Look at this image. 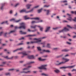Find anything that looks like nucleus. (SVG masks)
<instances>
[{
    "mask_svg": "<svg viewBox=\"0 0 76 76\" xmlns=\"http://www.w3.org/2000/svg\"><path fill=\"white\" fill-rule=\"evenodd\" d=\"M31 19H33V18H31ZM33 19L36 20V21H38V20L39 19V18H35Z\"/></svg>",
    "mask_w": 76,
    "mask_h": 76,
    "instance_id": "29",
    "label": "nucleus"
},
{
    "mask_svg": "<svg viewBox=\"0 0 76 76\" xmlns=\"http://www.w3.org/2000/svg\"><path fill=\"white\" fill-rule=\"evenodd\" d=\"M37 26L39 27V28L40 30L41 31H42L43 30V28H42V27H41V26Z\"/></svg>",
    "mask_w": 76,
    "mask_h": 76,
    "instance_id": "21",
    "label": "nucleus"
},
{
    "mask_svg": "<svg viewBox=\"0 0 76 76\" xmlns=\"http://www.w3.org/2000/svg\"><path fill=\"white\" fill-rule=\"evenodd\" d=\"M47 65H42L41 66L39 67V69H44V70H47V68H46V66Z\"/></svg>",
    "mask_w": 76,
    "mask_h": 76,
    "instance_id": "4",
    "label": "nucleus"
},
{
    "mask_svg": "<svg viewBox=\"0 0 76 76\" xmlns=\"http://www.w3.org/2000/svg\"><path fill=\"white\" fill-rule=\"evenodd\" d=\"M20 33L21 34H26V32H23L22 31H20Z\"/></svg>",
    "mask_w": 76,
    "mask_h": 76,
    "instance_id": "25",
    "label": "nucleus"
},
{
    "mask_svg": "<svg viewBox=\"0 0 76 76\" xmlns=\"http://www.w3.org/2000/svg\"><path fill=\"white\" fill-rule=\"evenodd\" d=\"M34 36H36V35L33 34V35H29L27 36V37H34Z\"/></svg>",
    "mask_w": 76,
    "mask_h": 76,
    "instance_id": "28",
    "label": "nucleus"
},
{
    "mask_svg": "<svg viewBox=\"0 0 76 76\" xmlns=\"http://www.w3.org/2000/svg\"><path fill=\"white\" fill-rule=\"evenodd\" d=\"M63 3H67V1H63Z\"/></svg>",
    "mask_w": 76,
    "mask_h": 76,
    "instance_id": "48",
    "label": "nucleus"
},
{
    "mask_svg": "<svg viewBox=\"0 0 76 76\" xmlns=\"http://www.w3.org/2000/svg\"><path fill=\"white\" fill-rule=\"evenodd\" d=\"M7 25L8 24L7 23V21H4L2 23H1V24H4V23H6Z\"/></svg>",
    "mask_w": 76,
    "mask_h": 76,
    "instance_id": "23",
    "label": "nucleus"
},
{
    "mask_svg": "<svg viewBox=\"0 0 76 76\" xmlns=\"http://www.w3.org/2000/svg\"><path fill=\"white\" fill-rule=\"evenodd\" d=\"M33 72L34 73H37V71H33Z\"/></svg>",
    "mask_w": 76,
    "mask_h": 76,
    "instance_id": "62",
    "label": "nucleus"
},
{
    "mask_svg": "<svg viewBox=\"0 0 76 76\" xmlns=\"http://www.w3.org/2000/svg\"><path fill=\"white\" fill-rule=\"evenodd\" d=\"M76 71L75 69H73V70H72V72H73V71Z\"/></svg>",
    "mask_w": 76,
    "mask_h": 76,
    "instance_id": "61",
    "label": "nucleus"
},
{
    "mask_svg": "<svg viewBox=\"0 0 76 76\" xmlns=\"http://www.w3.org/2000/svg\"><path fill=\"white\" fill-rule=\"evenodd\" d=\"M27 16H25L24 17V18L25 19H29V18H27Z\"/></svg>",
    "mask_w": 76,
    "mask_h": 76,
    "instance_id": "31",
    "label": "nucleus"
},
{
    "mask_svg": "<svg viewBox=\"0 0 76 76\" xmlns=\"http://www.w3.org/2000/svg\"><path fill=\"white\" fill-rule=\"evenodd\" d=\"M64 63V62H61L59 63V61H57L56 63V65H61V64H62Z\"/></svg>",
    "mask_w": 76,
    "mask_h": 76,
    "instance_id": "7",
    "label": "nucleus"
},
{
    "mask_svg": "<svg viewBox=\"0 0 76 76\" xmlns=\"http://www.w3.org/2000/svg\"><path fill=\"white\" fill-rule=\"evenodd\" d=\"M20 26L18 27L17 26L15 27V28L16 29H18L19 28V29H21V28H23V29H26V26H25V23H22L20 24Z\"/></svg>",
    "mask_w": 76,
    "mask_h": 76,
    "instance_id": "2",
    "label": "nucleus"
},
{
    "mask_svg": "<svg viewBox=\"0 0 76 76\" xmlns=\"http://www.w3.org/2000/svg\"><path fill=\"white\" fill-rule=\"evenodd\" d=\"M63 51H68L69 50L67 49H64V50H63Z\"/></svg>",
    "mask_w": 76,
    "mask_h": 76,
    "instance_id": "40",
    "label": "nucleus"
},
{
    "mask_svg": "<svg viewBox=\"0 0 76 76\" xmlns=\"http://www.w3.org/2000/svg\"><path fill=\"white\" fill-rule=\"evenodd\" d=\"M14 57L12 56V57L11 58H9L8 57V56H6L4 57L5 58H6V59H12V58H13Z\"/></svg>",
    "mask_w": 76,
    "mask_h": 76,
    "instance_id": "16",
    "label": "nucleus"
},
{
    "mask_svg": "<svg viewBox=\"0 0 76 76\" xmlns=\"http://www.w3.org/2000/svg\"><path fill=\"white\" fill-rule=\"evenodd\" d=\"M76 36H74L73 37L74 38H76Z\"/></svg>",
    "mask_w": 76,
    "mask_h": 76,
    "instance_id": "60",
    "label": "nucleus"
},
{
    "mask_svg": "<svg viewBox=\"0 0 76 76\" xmlns=\"http://www.w3.org/2000/svg\"><path fill=\"white\" fill-rule=\"evenodd\" d=\"M14 70V69H9V70H11V71H12V70Z\"/></svg>",
    "mask_w": 76,
    "mask_h": 76,
    "instance_id": "59",
    "label": "nucleus"
},
{
    "mask_svg": "<svg viewBox=\"0 0 76 76\" xmlns=\"http://www.w3.org/2000/svg\"><path fill=\"white\" fill-rule=\"evenodd\" d=\"M12 13V10H11L10 11V14H11V13Z\"/></svg>",
    "mask_w": 76,
    "mask_h": 76,
    "instance_id": "55",
    "label": "nucleus"
},
{
    "mask_svg": "<svg viewBox=\"0 0 76 76\" xmlns=\"http://www.w3.org/2000/svg\"><path fill=\"white\" fill-rule=\"evenodd\" d=\"M24 39V38H23V37H22V38H21L20 39H19V40H20V39Z\"/></svg>",
    "mask_w": 76,
    "mask_h": 76,
    "instance_id": "51",
    "label": "nucleus"
},
{
    "mask_svg": "<svg viewBox=\"0 0 76 76\" xmlns=\"http://www.w3.org/2000/svg\"><path fill=\"white\" fill-rule=\"evenodd\" d=\"M34 63V62H31L28 64H31V63Z\"/></svg>",
    "mask_w": 76,
    "mask_h": 76,
    "instance_id": "45",
    "label": "nucleus"
},
{
    "mask_svg": "<svg viewBox=\"0 0 76 76\" xmlns=\"http://www.w3.org/2000/svg\"><path fill=\"white\" fill-rule=\"evenodd\" d=\"M37 48L39 51H41V48H40V47H38Z\"/></svg>",
    "mask_w": 76,
    "mask_h": 76,
    "instance_id": "33",
    "label": "nucleus"
},
{
    "mask_svg": "<svg viewBox=\"0 0 76 76\" xmlns=\"http://www.w3.org/2000/svg\"><path fill=\"white\" fill-rule=\"evenodd\" d=\"M15 32V31H11L10 33H9V34H11V33H13V32Z\"/></svg>",
    "mask_w": 76,
    "mask_h": 76,
    "instance_id": "34",
    "label": "nucleus"
},
{
    "mask_svg": "<svg viewBox=\"0 0 76 76\" xmlns=\"http://www.w3.org/2000/svg\"><path fill=\"white\" fill-rule=\"evenodd\" d=\"M72 13H74V14H75L76 15V11H72L71 12Z\"/></svg>",
    "mask_w": 76,
    "mask_h": 76,
    "instance_id": "36",
    "label": "nucleus"
},
{
    "mask_svg": "<svg viewBox=\"0 0 76 76\" xmlns=\"http://www.w3.org/2000/svg\"><path fill=\"white\" fill-rule=\"evenodd\" d=\"M38 59H39V60H41L42 61H44L46 60V59H42L41 58H39Z\"/></svg>",
    "mask_w": 76,
    "mask_h": 76,
    "instance_id": "20",
    "label": "nucleus"
},
{
    "mask_svg": "<svg viewBox=\"0 0 76 76\" xmlns=\"http://www.w3.org/2000/svg\"><path fill=\"white\" fill-rule=\"evenodd\" d=\"M69 31V29H68L66 28V27H65L64 29L60 31H59L60 33V32H66L67 31Z\"/></svg>",
    "mask_w": 76,
    "mask_h": 76,
    "instance_id": "5",
    "label": "nucleus"
},
{
    "mask_svg": "<svg viewBox=\"0 0 76 76\" xmlns=\"http://www.w3.org/2000/svg\"><path fill=\"white\" fill-rule=\"evenodd\" d=\"M6 63V62H3V64H5Z\"/></svg>",
    "mask_w": 76,
    "mask_h": 76,
    "instance_id": "53",
    "label": "nucleus"
},
{
    "mask_svg": "<svg viewBox=\"0 0 76 76\" xmlns=\"http://www.w3.org/2000/svg\"><path fill=\"white\" fill-rule=\"evenodd\" d=\"M10 75V73H6L5 74V75H6V76H9Z\"/></svg>",
    "mask_w": 76,
    "mask_h": 76,
    "instance_id": "37",
    "label": "nucleus"
},
{
    "mask_svg": "<svg viewBox=\"0 0 76 76\" xmlns=\"http://www.w3.org/2000/svg\"><path fill=\"white\" fill-rule=\"evenodd\" d=\"M31 6V5H30L29 4H27L26 6L27 9H29Z\"/></svg>",
    "mask_w": 76,
    "mask_h": 76,
    "instance_id": "24",
    "label": "nucleus"
},
{
    "mask_svg": "<svg viewBox=\"0 0 76 76\" xmlns=\"http://www.w3.org/2000/svg\"><path fill=\"white\" fill-rule=\"evenodd\" d=\"M45 38V37H44L42 38H39L38 39L35 38L34 39V42H28L27 43V44H34V43H35V42H41V39H44V38Z\"/></svg>",
    "mask_w": 76,
    "mask_h": 76,
    "instance_id": "1",
    "label": "nucleus"
},
{
    "mask_svg": "<svg viewBox=\"0 0 76 76\" xmlns=\"http://www.w3.org/2000/svg\"><path fill=\"white\" fill-rule=\"evenodd\" d=\"M7 35V33H5L4 37H6V35Z\"/></svg>",
    "mask_w": 76,
    "mask_h": 76,
    "instance_id": "44",
    "label": "nucleus"
},
{
    "mask_svg": "<svg viewBox=\"0 0 76 76\" xmlns=\"http://www.w3.org/2000/svg\"><path fill=\"white\" fill-rule=\"evenodd\" d=\"M49 12H50V11L49 10H47V15H49Z\"/></svg>",
    "mask_w": 76,
    "mask_h": 76,
    "instance_id": "39",
    "label": "nucleus"
},
{
    "mask_svg": "<svg viewBox=\"0 0 76 76\" xmlns=\"http://www.w3.org/2000/svg\"><path fill=\"white\" fill-rule=\"evenodd\" d=\"M57 29V28H53V29L54 30H56V29Z\"/></svg>",
    "mask_w": 76,
    "mask_h": 76,
    "instance_id": "49",
    "label": "nucleus"
},
{
    "mask_svg": "<svg viewBox=\"0 0 76 76\" xmlns=\"http://www.w3.org/2000/svg\"><path fill=\"white\" fill-rule=\"evenodd\" d=\"M67 56H69V55L68 54H67L65 56V57H67Z\"/></svg>",
    "mask_w": 76,
    "mask_h": 76,
    "instance_id": "57",
    "label": "nucleus"
},
{
    "mask_svg": "<svg viewBox=\"0 0 76 76\" xmlns=\"http://www.w3.org/2000/svg\"><path fill=\"white\" fill-rule=\"evenodd\" d=\"M40 44H42V45H43V47H45V42H44L43 43H41Z\"/></svg>",
    "mask_w": 76,
    "mask_h": 76,
    "instance_id": "17",
    "label": "nucleus"
},
{
    "mask_svg": "<svg viewBox=\"0 0 76 76\" xmlns=\"http://www.w3.org/2000/svg\"><path fill=\"white\" fill-rule=\"evenodd\" d=\"M39 7V6H36L34 7V8H37V7Z\"/></svg>",
    "mask_w": 76,
    "mask_h": 76,
    "instance_id": "54",
    "label": "nucleus"
},
{
    "mask_svg": "<svg viewBox=\"0 0 76 76\" xmlns=\"http://www.w3.org/2000/svg\"><path fill=\"white\" fill-rule=\"evenodd\" d=\"M75 66H68L67 67H62L60 68V69H66V68H69V69H71V68H73Z\"/></svg>",
    "mask_w": 76,
    "mask_h": 76,
    "instance_id": "6",
    "label": "nucleus"
},
{
    "mask_svg": "<svg viewBox=\"0 0 76 76\" xmlns=\"http://www.w3.org/2000/svg\"><path fill=\"white\" fill-rule=\"evenodd\" d=\"M67 28H69V29H72V27H71V26H70L69 25H67Z\"/></svg>",
    "mask_w": 76,
    "mask_h": 76,
    "instance_id": "30",
    "label": "nucleus"
},
{
    "mask_svg": "<svg viewBox=\"0 0 76 76\" xmlns=\"http://www.w3.org/2000/svg\"><path fill=\"white\" fill-rule=\"evenodd\" d=\"M11 27H13V25H11L10 26Z\"/></svg>",
    "mask_w": 76,
    "mask_h": 76,
    "instance_id": "64",
    "label": "nucleus"
},
{
    "mask_svg": "<svg viewBox=\"0 0 76 76\" xmlns=\"http://www.w3.org/2000/svg\"><path fill=\"white\" fill-rule=\"evenodd\" d=\"M37 26H31V28H34V29H35V28Z\"/></svg>",
    "mask_w": 76,
    "mask_h": 76,
    "instance_id": "27",
    "label": "nucleus"
},
{
    "mask_svg": "<svg viewBox=\"0 0 76 76\" xmlns=\"http://www.w3.org/2000/svg\"><path fill=\"white\" fill-rule=\"evenodd\" d=\"M20 13H23V12H26V10L25 9H23L20 10Z\"/></svg>",
    "mask_w": 76,
    "mask_h": 76,
    "instance_id": "14",
    "label": "nucleus"
},
{
    "mask_svg": "<svg viewBox=\"0 0 76 76\" xmlns=\"http://www.w3.org/2000/svg\"><path fill=\"white\" fill-rule=\"evenodd\" d=\"M74 28H75V29H76V25H74Z\"/></svg>",
    "mask_w": 76,
    "mask_h": 76,
    "instance_id": "56",
    "label": "nucleus"
},
{
    "mask_svg": "<svg viewBox=\"0 0 76 76\" xmlns=\"http://www.w3.org/2000/svg\"><path fill=\"white\" fill-rule=\"evenodd\" d=\"M68 76H72V74H71L70 73H69L68 74Z\"/></svg>",
    "mask_w": 76,
    "mask_h": 76,
    "instance_id": "43",
    "label": "nucleus"
},
{
    "mask_svg": "<svg viewBox=\"0 0 76 76\" xmlns=\"http://www.w3.org/2000/svg\"><path fill=\"white\" fill-rule=\"evenodd\" d=\"M39 22H37L35 21H33L31 22V23H38Z\"/></svg>",
    "mask_w": 76,
    "mask_h": 76,
    "instance_id": "35",
    "label": "nucleus"
},
{
    "mask_svg": "<svg viewBox=\"0 0 76 76\" xmlns=\"http://www.w3.org/2000/svg\"><path fill=\"white\" fill-rule=\"evenodd\" d=\"M47 57V55H45V56H44V57Z\"/></svg>",
    "mask_w": 76,
    "mask_h": 76,
    "instance_id": "58",
    "label": "nucleus"
},
{
    "mask_svg": "<svg viewBox=\"0 0 76 76\" xmlns=\"http://www.w3.org/2000/svg\"><path fill=\"white\" fill-rule=\"evenodd\" d=\"M66 44H69V45L71 44V43H69V42H67Z\"/></svg>",
    "mask_w": 76,
    "mask_h": 76,
    "instance_id": "50",
    "label": "nucleus"
},
{
    "mask_svg": "<svg viewBox=\"0 0 76 76\" xmlns=\"http://www.w3.org/2000/svg\"><path fill=\"white\" fill-rule=\"evenodd\" d=\"M31 66H28L27 68H24L23 69V71L24 72H21V73H31V72L30 71H26L27 70H28L29 69L28 68H29V67H31Z\"/></svg>",
    "mask_w": 76,
    "mask_h": 76,
    "instance_id": "3",
    "label": "nucleus"
},
{
    "mask_svg": "<svg viewBox=\"0 0 76 76\" xmlns=\"http://www.w3.org/2000/svg\"><path fill=\"white\" fill-rule=\"evenodd\" d=\"M23 50V48H21L20 49H18L15 50L13 51V52H15V51H18V50Z\"/></svg>",
    "mask_w": 76,
    "mask_h": 76,
    "instance_id": "13",
    "label": "nucleus"
},
{
    "mask_svg": "<svg viewBox=\"0 0 76 76\" xmlns=\"http://www.w3.org/2000/svg\"><path fill=\"white\" fill-rule=\"evenodd\" d=\"M37 31V30L35 29L34 30H30V29H28V32H35V31Z\"/></svg>",
    "mask_w": 76,
    "mask_h": 76,
    "instance_id": "18",
    "label": "nucleus"
},
{
    "mask_svg": "<svg viewBox=\"0 0 76 76\" xmlns=\"http://www.w3.org/2000/svg\"><path fill=\"white\" fill-rule=\"evenodd\" d=\"M3 32H1L0 33V36H1V35H2V34H3Z\"/></svg>",
    "mask_w": 76,
    "mask_h": 76,
    "instance_id": "47",
    "label": "nucleus"
},
{
    "mask_svg": "<svg viewBox=\"0 0 76 76\" xmlns=\"http://www.w3.org/2000/svg\"><path fill=\"white\" fill-rule=\"evenodd\" d=\"M18 54H22L23 55V56H26V55H27L26 52H23L22 53H19Z\"/></svg>",
    "mask_w": 76,
    "mask_h": 76,
    "instance_id": "10",
    "label": "nucleus"
},
{
    "mask_svg": "<svg viewBox=\"0 0 76 76\" xmlns=\"http://www.w3.org/2000/svg\"><path fill=\"white\" fill-rule=\"evenodd\" d=\"M34 57H34V56L33 55H31V56L28 55V58L29 59H34Z\"/></svg>",
    "mask_w": 76,
    "mask_h": 76,
    "instance_id": "8",
    "label": "nucleus"
},
{
    "mask_svg": "<svg viewBox=\"0 0 76 76\" xmlns=\"http://www.w3.org/2000/svg\"><path fill=\"white\" fill-rule=\"evenodd\" d=\"M30 16H33V15H32V14L31 15H30Z\"/></svg>",
    "mask_w": 76,
    "mask_h": 76,
    "instance_id": "63",
    "label": "nucleus"
},
{
    "mask_svg": "<svg viewBox=\"0 0 76 76\" xmlns=\"http://www.w3.org/2000/svg\"><path fill=\"white\" fill-rule=\"evenodd\" d=\"M73 20L75 22H76V18H75V19Z\"/></svg>",
    "mask_w": 76,
    "mask_h": 76,
    "instance_id": "46",
    "label": "nucleus"
},
{
    "mask_svg": "<svg viewBox=\"0 0 76 76\" xmlns=\"http://www.w3.org/2000/svg\"><path fill=\"white\" fill-rule=\"evenodd\" d=\"M51 46H50V44H47V45L46 46V47H47V48H50Z\"/></svg>",
    "mask_w": 76,
    "mask_h": 76,
    "instance_id": "22",
    "label": "nucleus"
},
{
    "mask_svg": "<svg viewBox=\"0 0 76 76\" xmlns=\"http://www.w3.org/2000/svg\"><path fill=\"white\" fill-rule=\"evenodd\" d=\"M67 20H69L70 21H71V20H73V19H72V18L71 17H69V18L67 19Z\"/></svg>",
    "mask_w": 76,
    "mask_h": 76,
    "instance_id": "26",
    "label": "nucleus"
},
{
    "mask_svg": "<svg viewBox=\"0 0 76 76\" xmlns=\"http://www.w3.org/2000/svg\"><path fill=\"white\" fill-rule=\"evenodd\" d=\"M32 10H33V9H32L31 10L29 11L28 12H26V13H29V12H32Z\"/></svg>",
    "mask_w": 76,
    "mask_h": 76,
    "instance_id": "41",
    "label": "nucleus"
},
{
    "mask_svg": "<svg viewBox=\"0 0 76 76\" xmlns=\"http://www.w3.org/2000/svg\"><path fill=\"white\" fill-rule=\"evenodd\" d=\"M54 72H55V73H58L60 72V71L58 69H56L54 70Z\"/></svg>",
    "mask_w": 76,
    "mask_h": 76,
    "instance_id": "19",
    "label": "nucleus"
},
{
    "mask_svg": "<svg viewBox=\"0 0 76 76\" xmlns=\"http://www.w3.org/2000/svg\"><path fill=\"white\" fill-rule=\"evenodd\" d=\"M50 27H47L46 29V30L45 31V32H48V31L49 30H50Z\"/></svg>",
    "mask_w": 76,
    "mask_h": 76,
    "instance_id": "12",
    "label": "nucleus"
},
{
    "mask_svg": "<svg viewBox=\"0 0 76 76\" xmlns=\"http://www.w3.org/2000/svg\"><path fill=\"white\" fill-rule=\"evenodd\" d=\"M43 52H46V53H50V51L48 50H42Z\"/></svg>",
    "mask_w": 76,
    "mask_h": 76,
    "instance_id": "15",
    "label": "nucleus"
},
{
    "mask_svg": "<svg viewBox=\"0 0 76 76\" xmlns=\"http://www.w3.org/2000/svg\"><path fill=\"white\" fill-rule=\"evenodd\" d=\"M19 5V4H16L15 5V7H16V6H18V5Z\"/></svg>",
    "mask_w": 76,
    "mask_h": 76,
    "instance_id": "52",
    "label": "nucleus"
},
{
    "mask_svg": "<svg viewBox=\"0 0 76 76\" xmlns=\"http://www.w3.org/2000/svg\"><path fill=\"white\" fill-rule=\"evenodd\" d=\"M42 9L40 10H38V13H40L41 12V10Z\"/></svg>",
    "mask_w": 76,
    "mask_h": 76,
    "instance_id": "38",
    "label": "nucleus"
},
{
    "mask_svg": "<svg viewBox=\"0 0 76 76\" xmlns=\"http://www.w3.org/2000/svg\"><path fill=\"white\" fill-rule=\"evenodd\" d=\"M42 76H48V75L47 74H42Z\"/></svg>",
    "mask_w": 76,
    "mask_h": 76,
    "instance_id": "32",
    "label": "nucleus"
},
{
    "mask_svg": "<svg viewBox=\"0 0 76 76\" xmlns=\"http://www.w3.org/2000/svg\"><path fill=\"white\" fill-rule=\"evenodd\" d=\"M10 21H14L15 22H19L21 20H19L16 21L15 20V19H14V18H12L10 20Z\"/></svg>",
    "mask_w": 76,
    "mask_h": 76,
    "instance_id": "9",
    "label": "nucleus"
},
{
    "mask_svg": "<svg viewBox=\"0 0 76 76\" xmlns=\"http://www.w3.org/2000/svg\"><path fill=\"white\" fill-rule=\"evenodd\" d=\"M63 60H64V61H65V62H64V63H65V62H67V61H69V59H66V58H62Z\"/></svg>",
    "mask_w": 76,
    "mask_h": 76,
    "instance_id": "11",
    "label": "nucleus"
},
{
    "mask_svg": "<svg viewBox=\"0 0 76 76\" xmlns=\"http://www.w3.org/2000/svg\"><path fill=\"white\" fill-rule=\"evenodd\" d=\"M50 6V5H45L44 6V7H49Z\"/></svg>",
    "mask_w": 76,
    "mask_h": 76,
    "instance_id": "42",
    "label": "nucleus"
}]
</instances>
